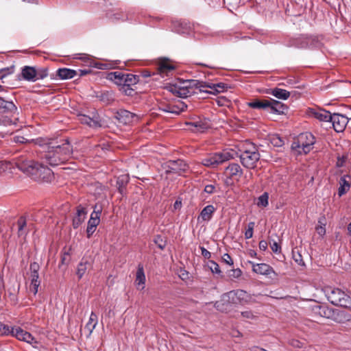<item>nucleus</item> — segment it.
I'll return each instance as SVG.
<instances>
[{
    "instance_id": "72a5a7b5",
    "label": "nucleus",
    "mask_w": 351,
    "mask_h": 351,
    "mask_svg": "<svg viewBox=\"0 0 351 351\" xmlns=\"http://www.w3.org/2000/svg\"><path fill=\"white\" fill-rule=\"evenodd\" d=\"M235 291L237 296L239 304H244L250 301V297L246 291L242 289H237L235 290Z\"/></svg>"
},
{
    "instance_id": "1a4fd4ad",
    "label": "nucleus",
    "mask_w": 351,
    "mask_h": 351,
    "mask_svg": "<svg viewBox=\"0 0 351 351\" xmlns=\"http://www.w3.org/2000/svg\"><path fill=\"white\" fill-rule=\"evenodd\" d=\"M293 45L302 49L313 48L318 47L319 42L315 36H302L294 40Z\"/></svg>"
},
{
    "instance_id": "37998d69",
    "label": "nucleus",
    "mask_w": 351,
    "mask_h": 351,
    "mask_svg": "<svg viewBox=\"0 0 351 351\" xmlns=\"http://www.w3.org/2000/svg\"><path fill=\"white\" fill-rule=\"evenodd\" d=\"M258 206L265 207L268 204V195L264 193L258 197Z\"/></svg>"
},
{
    "instance_id": "2f4dec72",
    "label": "nucleus",
    "mask_w": 351,
    "mask_h": 351,
    "mask_svg": "<svg viewBox=\"0 0 351 351\" xmlns=\"http://www.w3.org/2000/svg\"><path fill=\"white\" fill-rule=\"evenodd\" d=\"M97 324V315L92 312L88 323L86 324L84 329L90 335Z\"/></svg>"
},
{
    "instance_id": "a211bd4d",
    "label": "nucleus",
    "mask_w": 351,
    "mask_h": 351,
    "mask_svg": "<svg viewBox=\"0 0 351 351\" xmlns=\"http://www.w3.org/2000/svg\"><path fill=\"white\" fill-rule=\"evenodd\" d=\"M250 263L252 265L253 271L256 274L265 275V276H270L271 274H276L273 268L267 264H265V263L255 264L252 262H250Z\"/></svg>"
},
{
    "instance_id": "a18cd8bd",
    "label": "nucleus",
    "mask_w": 351,
    "mask_h": 351,
    "mask_svg": "<svg viewBox=\"0 0 351 351\" xmlns=\"http://www.w3.org/2000/svg\"><path fill=\"white\" fill-rule=\"evenodd\" d=\"M14 66L4 68L0 70V79L3 78L6 75L12 73L14 72Z\"/></svg>"
},
{
    "instance_id": "3c124183",
    "label": "nucleus",
    "mask_w": 351,
    "mask_h": 351,
    "mask_svg": "<svg viewBox=\"0 0 351 351\" xmlns=\"http://www.w3.org/2000/svg\"><path fill=\"white\" fill-rule=\"evenodd\" d=\"M101 211V208H97V206L95 205L94 207V210L91 213L90 219L93 218L94 219H97V221L99 222L100 221L99 215H100Z\"/></svg>"
},
{
    "instance_id": "c9c22d12",
    "label": "nucleus",
    "mask_w": 351,
    "mask_h": 351,
    "mask_svg": "<svg viewBox=\"0 0 351 351\" xmlns=\"http://www.w3.org/2000/svg\"><path fill=\"white\" fill-rule=\"evenodd\" d=\"M99 222L97 221V219H90L88 221V226L86 229L87 237L90 238V237L93 234L95 231L96 228Z\"/></svg>"
},
{
    "instance_id": "393cba45",
    "label": "nucleus",
    "mask_w": 351,
    "mask_h": 351,
    "mask_svg": "<svg viewBox=\"0 0 351 351\" xmlns=\"http://www.w3.org/2000/svg\"><path fill=\"white\" fill-rule=\"evenodd\" d=\"M186 85H188L189 90L194 91V88H198L200 91L206 92L204 89L207 86L206 82H201L197 80H186Z\"/></svg>"
},
{
    "instance_id": "412c9836",
    "label": "nucleus",
    "mask_w": 351,
    "mask_h": 351,
    "mask_svg": "<svg viewBox=\"0 0 351 351\" xmlns=\"http://www.w3.org/2000/svg\"><path fill=\"white\" fill-rule=\"evenodd\" d=\"M269 108H271L272 112H276L278 114H284L287 110V106L283 104L282 102L277 100L270 99L268 100Z\"/></svg>"
},
{
    "instance_id": "338daca9",
    "label": "nucleus",
    "mask_w": 351,
    "mask_h": 351,
    "mask_svg": "<svg viewBox=\"0 0 351 351\" xmlns=\"http://www.w3.org/2000/svg\"><path fill=\"white\" fill-rule=\"evenodd\" d=\"M201 251H202V255L206 258H210V256H211V254L209 251H208L206 249H205L204 247H201Z\"/></svg>"
},
{
    "instance_id": "774afa93",
    "label": "nucleus",
    "mask_w": 351,
    "mask_h": 351,
    "mask_svg": "<svg viewBox=\"0 0 351 351\" xmlns=\"http://www.w3.org/2000/svg\"><path fill=\"white\" fill-rule=\"evenodd\" d=\"M267 242L262 240L259 242V249L263 251H265L267 249Z\"/></svg>"
},
{
    "instance_id": "f03ea898",
    "label": "nucleus",
    "mask_w": 351,
    "mask_h": 351,
    "mask_svg": "<svg viewBox=\"0 0 351 351\" xmlns=\"http://www.w3.org/2000/svg\"><path fill=\"white\" fill-rule=\"evenodd\" d=\"M15 163L19 170L36 181L51 182L53 179V173L49 168L25 156L19 157Z\"/></svg>"
},
{
    "instance_id": "a19ab883",
    "label": "nucleus",
    "mask_w": 351,
    "mask_h": 351,
    "mask_svg": "<svg viewBox=\"0 0 351 351\" xmlns=\"http://www.w3.org/2000/svg\"><path fill=\"white\" fill-rule=\"evenodd\" d=\"M120 91L125 95L132 96L135 93L134 89H133L131 86H119Z\"/></svg>"
},
{
    "instance_id": "79ce46f5",
    "label": "nucleus",
    "mask_w": 351,
    "mask_h": 351,
    "mask_svg": "<svg viewBox=\"0 0 351 351\" xmlns=\"http://www.w3.org/2000/svg\"><path fill=\"white\" fill-rule=\"evenodd\" d=\"M36 81L38 80L44 79L48 75L47 69L45 68L36 69Z\"/></svg>"
},
{
    "instance_id": "6ab92c4d",
    "label": "nucleus",
    "mask_w": 351,
    "mask_h": 351,
    "mask_svg": "<svg viewBox=\"0 0 351 351\" xmlns=\"http://www.w3.org/2000/svg\"><path fill=\"white\" fill-rule=\"evenodd\" d=\"M225 173L230 178L238 180L242 175V169L238 164L232 163L226 167Z\"/></svg>"
},
{
    "instance_id": "58836bf2",
    "label": "nucleus",
    "mask_w": 351,
    "mask_h": 351,
    "mask_svg": "<svg viewBox=\"0 0 351 351\" xmlns=\"http://www.w3.org/2000/svg\"><path fill=\"white\" fill-rule=\"evenodd\" d=\"M339 183H340L341 186L339 188L338 193H339V196H341L343 194H345L347 191L349 190V189L350 187V184H349V182L344 178H341L340 179V182Z\"/></svg>"
},
{
    "instance_id": "4468645a",
    "label": "nucleus",
    "mask_w": 351,
    "mask_h": 351,
    "mask_svg": "<svg viewBox=\"0 0 351 351\" xmlns=\"http://www.w3.org/2000/svg\"><path fill=\"white\" fill-rule=\"evenodd\" d=\"M157 66L158 74L162 77L169 76L175 69V66L170 62L169 60L167 58L160 60Z\"/></svg>"
},
{
    "instance_id": "ddd939ff",
    "label": "nucleus",
    "mask_w": 351,
    "mask_h": 351,
    "mask_svg": "<svg viewBox=\"0 0 351 351\" xmlns=\"http://www.w3.org/2000/svg\"><path fill=\"white\" fill-rule=\"evenodd\" d=\"M115 117L123 124H130L138 120V117L136 114L126 110H119Z\"/></svg>"
},
{
    "instance_id": "9d476101",
    "label": "nucleus",
    "mask_w": 351,
    "mask_h": 351,
    "mask_svg": "<svg viewBox=\"0 0 351 351\" xmlns=\"http://www.w3.org/2000/svg\"><path fill=\"white\" fill-rule=\"evenodd\" d=\"M29 269L31 278L29 289L34 293V295H36L38 292V288L40 284V281L38 280V271L40 269V265L37 263L34 262L30 264Z\"/></svg>"
},
{
    "instance_id": "f704fd0d",
    "label": "nucleus",
    "mask_w": 351,
    "mask_h": 351,
    "mask_svg": "<svg viewBox=\"0 0 351 351\" xmlns=\"http://www.w3.org/2000/svg\"><path fill=\"white\" fill-rule=\"evenodd\" d=\"M332 115V114L325 110H319L314 112L315 117L323 121H330Z\"/></svg>"
},
{
    "instance_id": "9b49d317",
    "label": "nucleus",
    "mask_w": 351,
    "mask_h": 351,
    "mask_svg": "<svg viewBox=\"0 0 351 351\" xmlns=\"http://www.w3.org/2000/svg\"><path fill=\"white\" fill-rule=\"evenodd\" d=\"M186 80L180 82L179 84H176L170 86L169 90L174 95L180 97H187L195 93V91L189 90L188 85H186Z\"/></svg>"
},
{
    "instance_id": "5701e85b",
    "label": "nucleus",
    "mask_w": 351,
    "mask_h": 351,
    "mask_svg": "<svg viewBox=\"0 0 351 351\" xmlns=\"http://www.w3.org/2000/svg\"><path fill=\"white\" fill-rule=\"evenodd\" d=\"M135 283L138 289H143L145 283V275L144 273L143 267L141 265H138V269L136 274Z\"/></svg>"
},
{
    "instance_id": "680f3d73",
    "label": "nucleus",
    "mask_w": 351,
    "mask_h": 351,
    "mask_svg": "<svg viewBox=\"0 0 351 351\" xmlns=\"http://www.w3.org/2000/svg\"><path fill=\"white\" fill-rule=\"evenodd\" d=\"M223 261L228 265H233V261L232 259V258L230 257V256L228 254H225L223 257Z\"/></svg>"
},
{
    "instance_id": "4c0bfd02",
    "label": "nucleus",
    "mask_w": 351,
    "mask_h": 351,
    "mask_svg": "<svg viewBox=\"0 0 351 351\" xmlns=\"http://www.w3.org/2000/svg\"><path fill=\"white\" fill-rule=\"evenodd\" d=\"M97 97L99 100L103 101L105 104H109L114 100L112 93L108 91L101 93Z\"/></svg>"
},
{
    "instance_id": "cd10ccee",
    "label": "nucleus",
    "mask_w": 351,
    "mask_h": 351,
    "mask_svg": "<svg viewBox=\"0 0 351 351\" xmlns=\"http://www.w3.org/2000/svg\"><path fill=\"white\" fill-rule=\"evenodd\" d=\"M76 74V71L66 68L59 69L57 71V75L62 80L71 79L74 77Z\"/></svg>"
},
{
    "instance_id": "4d7b16f0",
    "label": "nucleus",
    "mask_w": 351,
    "mask_h": 351,
    "mask_svg": "<svg viewBox=\"0 0 351 351\" xmlns=\"http://www.w3.org/2000/svg\"><path fill=\"white\" fill-rule=\"evenodd\" d=\"M348 159L347 155H343L342 156H338L337 157V166L338 167H341L344 165L346 161Z\"/></svg>"
},
{
    "instance_id": "bf43d9fd",
    "label": "nucleus",
    "mask_w": 351,
    "mask_h": 351,
    "mask_svg": "<svg viewBox=\"0 0 351 351\" xmlns=\"http://www.w3.org/2000/svg\"><path fill=\"white\" fill-rule=\"evenodd\" d=\"M10 168V163L6 161H0V174Z\"/></svg>"
},
{
    "instance_id": "e2e57ef3",
    "label": "nucleus",
    "mask_w": 351,
    "mask_h": 351,
    "mask_svg": "<svg viewBox=\"0 0 351 351\" xmlns=\"http://www.w3.org/2000/svg\"><path fill=\"white\" fill-rule=\"evenodd\" d=\"M241 315L247 319H253L255 316L250 311H246L241 313Z\"/></svg>"
},
{
    "instance_id": "c03bdc74",
    "label": "nucleus",
    "mask_w": 351,
    "mask_h": 351,
    "mask_svg": "<svg viewBox=\"0 0 351 351\" xmlns=\"http://www.w3.org/2000/svg\"><path fill=\"white\" fill-rule=\"evenodd\" d=\"M254 225V222H250L247 224V229L245 232V237L246 239H250L252 237Z\"/></svg>"
},
{
    "instance_id": "bb28decb",
    "label": "nucleus",
    "mask_w": 351,
    "mask_h": 351,
    "mask_svg": "<svg viewBox=\"0 0 351 351\" xmlns=\"http://www.w3.org/2000/svg\"><path fill=\"white\" fill-rule=\"evenodd\" d=\"M91 267V263L87 259L82 258L77 265V275L79 278H82L86 271Z\"/></svg>"
},
{
    "instance_id": "c85d7f7f",
    "label": "nucleus",
    "mask_w": 351,
    "mask_h": 351,
    "mask_svg": "<svg viewBox=\"0 0 351 351\" xmlns=\"http://www.w3.org/2000/svg\"><path fill=\"white\" fill-rule=\"evenodd\" d=\"M0 110L3 112H14L16 111V107L12 101H5L0 97Z\"/></svg>"
},
{
    "instance_id": "09e8293b",
    "label": "nucleus",
    "mask_w": 351,
    "mask_h": 351,
    "mask_svg": "<svg viewBox=\"0 0 351 351\" xmlns=\"http://www.w3.org/2000/svg\"><path fill=\"white\" fill-rule=\"evenodd\" d=\"M271 143L275 147H281L284 144L283 141L278 136H274L271 138Z\"/></svg>"
},
{
    "instance_id": "20e7f679",
    "label": "nucleus",
    "mask_w": 351,
    "mask_h": 351,
    "mask_svg": "<svg viewBox=\"0 0 351 351\" xmlns=\"http://www.w3.org/2000/svg\"><path fill=\"white\" fill-rule=\"evenodd\" d=\"M324 293L328 300L335 306L348 307L351 304L350 297L339 289L326 287Z\"/></svg>"
},
{
    "instance_id": "4be33fe9",
    "label": "nucleus",
    "mask_w": 351,
    "mask_h": 351,
    "mask_svg": "<svg viewBox=\"0 0 351 351\" xmlns=\"http://www.w3.org/2000/svg\"><path fill=\"white\" fill-rule=\"evenodd\" d=\"M86 212L83 207H78L76 215L73 219V226L75 229L77 228L85 220Z\"/></svg>"
},
{
    "instance_id": "f3484780",
    "label": "nucleus",
    "mask_w": 351,
    "mask_h": 351,
    "mask_svg": "<svg viewBox=\"0 0 351 351\" xmlns=\"http://www.w3.org/2000/svg\"><path fill=\"white\" fill-rule=\"evenodd\" d=\"M168 171L181 174L188 169V165L182 160H169L168 162Z\"/></svg>"
},
{
    "instance_id": "5fc2aeb1",
    "label": "nucleus",
    "mask_w": 351,
    "mask_h": 351,
    "mask_svg": "<svg viewBox=\"0 0 351 351\" xmlns=\"http://www.w3.org/2000/svg\"><path fill=\"white\" fill-rule=\"evenodd\" d=\"M18 226H19V233L21 234L24 227L26 226V220L24 217H21L18 220Z\"/></svg>"
},
{
    "instance_id": "473e14b6",
    "label": "nucleus",
    "mask_w": 351,
    "mask_h": 351,
    "mask_svg": "<svg viewBox=\"0 0 351 351\" xmlns=\"http://www.w3.org/2000/svg\"><path fill=\"white\" fill-rule=\"evenodd\" d=\"M271 95L280 99H287L290 96V93L286 90L275 88L271 90Z\"/></svg>"
},
{
    "instance_id": "6e6d98bb",
    "label": "nucleus",
    "mask_w": 351,
    "mask_h": 351,
    "mask_svg": "<svg viewBox=\"0 0 351 351\" xmlns=\"http://www.w3.org/2000/svg\"><path fill=\"white\" fill-rule=\"evenodd\" d=\"M154 242L160 249L162 250L165 247V242L160 236H157L155 238Z\"/></svg>"
},
{
    "instance_id": "f8f14e48",
    "label": "nucleus",
    "mask_w": 351,
    "mask_h": 351,
    "mask_svg": "<svg viewBox=\"0 0 351 351\" xmlns=\"http://www.w3.org/2000/svg\"><path fill=\"white\" fill-rule=\"evenodd\" d=\"M348 118L338 113H333L330 119L335 130L341 132L344 130L348 123Z\"/></svg>"
},
{
    "instance_id": "7c9ffc66",
    "label": "nucleus",
    "mask_w": 351,
    "mask_h": 351,
    "mask_svg": "<svg viewBox=\"0 0 351 351\" xmlns=\"http://www.w3.org/2000/svg\"><path fill=\"white\" fill-rule=\"evenodd\" d=\"M215 210V208L213 205H208L201 211L199 217H201L203 221H208L211 219Z\"/></svg>"
},
{
    "instance_id": "e433bc0d",
    "label": "nucleus",
    "mask_w": 351,
    "mask_h": 351,
    "mask_svg": "<svg viewBox=\"0 0 351 351\" xmlns=\"http://www.w3.org/2000/svg\"><path fill=\"white\" fill-rule=\"evenodd\" d=\"M187 108V105L181 101H178L176 104L172 105V114L176 115L179 114L181 112L184 111Z\"/></svg>"
},
{
    "instance_id": "13d9d810",
    "label": "nucleus",
    "mask_w": 351,
    "mask_h": 351,
    "mask_svg": "<svg viewBox=\"0 0 351 351\" xmlns=\"http://www.w3.org/2000/svg\"><path fill=\"white\" fill-rule=\"evenodd\" d=\"M159 110L165 112L172 113V105L171 104H162L159 107Z\"/></svg>"
},
{
    "instance_id": "864d4df0",
    "label": "nucleus",
    "mask_w": 351,
    "mask_h": 351,
    "mask_svg": "<svg viewBox=\"0 0 351 351\" xmlns=\"http://www.w3.org/2000/svg\"><path fill=\"white\" fill-rule=\"evenodd\" d=\"M11 328L0 322V335H10Z\"/></svg>"
},
{
    "instance_id": "69168bd1",
    "label": "nucleus",
    "mask_w": 351,
    "mask_h": 351,
    "mask_svg": "<svg viewBox=\"0 0 351 351\" xmlns=\"http://www.w3.org/2000/svg\"><path fill=\"white\" fill-rule=\"evenodd\" d=\"M14 141L18 143H24L27 141L23 136H16L14 137Z\"/></svg>"
},
{
    "instance_id": "6e6552de",
    "label": "nucleus",
    "mask_w": 351,
    "mask_h": 351,
    "mask_svg": "<svg viewBox=\"0 0 351 351\" xmlns=\"http://www.w3.org/2000/svg\"><path fill=\"white\" fill-rule=\"evenodd\" d=\"M233 154L228 151H223V152L215 153L202 160V164L204 166L215 167L217 165L232 158Z\"/></svg>"
},
{
    "instance_id": "0e129e2a",
    "label": "nucleus",
    "mask_w": 351,
    "mask_h": 351,
    "mask_svg": "<svg viewBox=\"0 0 351 351\" xmlns=\"http://www.w3.org/2000/svg\"><path fill=\"white\" fill-rule=\"evenodd\" d=\"M215 186L213 184L206 185L204 188V191L207 193L211 194L214 193Z\"/></svg>"
},
{
    "instance_id": "f257e3e1",
    "label": "nucleus",
    "mask_w": 351,
    "mask_h": 351,
    "mask_svg": "<svg viewBox=\"0 0 351 351\" xmlns=\"http://www.w3.org/2000/svg\"><path fill=\"white\" fill-rule=\"evenodd\" d=\"M36 143L41 147L40 158L51 166H57L69 160L73 153V147L68 139L57 144L53 140L37 139Z\"/></svg>"
},
{
    "instance_id": "603ef678",
    "label": "nucleus",
    "mask_w": 351,
    "mask_h": 351,
    "mask_svg": "<svg viewBox=\"0 0 351 351\" xmlns=\"http://www.w3.org/2000/svg\"><path fill=\"white\" fill-rule=\"evenodd\" d=\"M319 313L324 317L329 318L331 316V310L326 307H319Z\"/></svg>"
},
{
    "instance_id": "052dcab7",
    "label": "nucleus",
    "mask_w": 351,
    "mask_h": 351,
    "mask_svg": "<svg viewBox=\"0 0 351 351\" xmlns=\"http://www.w3.org/2000/svg\"><path fill=\"white\" fill-rule=\"evenodd\" d=\"M270 246L271 250L275 253L279 252L280 251V245L275 241H274L273 242L270 241Z\"/></svg>"
},
{
    "instance_id": "0eeeda50",
    "label": "nucleus",
    "mask_w": 351,
    "mask_h": 351,
    "mask_svg": "<svg viewBox=\"0 0 351 351\" xmlns=\"http://www.w3.org/2000/svg\"><path fill=\"white\" fill-rule=\"evenodd\" d=\"M239 304L235 290L223 293L219 301H217L214 304V306L217 310L221 312H228L232 304Z\"/></svg>"
},
{
    "instance_id": "ea45409f",
    "label": "nucleus",
    "mask_w": 351,
    "mask_h": 351,
    "mask_svg": "<svg viewBox=\"0 0 351 351\" xmlns=\"http://www.w3.org/2000/svg\"><path fill=\"white\" fill-rule=\"evenodd\" d=\"M128 180L129 178L127 175H122L118 178L117 184L119 186V191L121 193H123V188L128 182Z\"/></svg>"
},
{
    "instance_id": "49530a36",
    "label": "nucleus",
    "mask_w": 351,
    "mask_h": 351,
    "mask_svg": "<svg viewBox=\"0 0 351 351\" xmlns=\"http://www.w3.org/2000/svg\"><path fill=\"white\" fill-rule=\"evenodd\" d=\"M71 250V248L69 249V251L67 252H64L62 256V258H61V261H60V265H68L69 263V261H70V258H69V256H70V253H69V251Z\"/></svg>"
},
{
    "instance_id": "b1692460",
    "label": "nucleus",
    "mask_w": 351,
    "mask_h": 351,
    "mask_svg": "<svg viewBox=\"0 0 351 351\" xmlns=\"http://www.w3.org/2000/svg\"><path fill=\"white\" fill-rule=\"evenodd\" d=\"M36 69L33 66H25L22 69L21 75L27 81H36Z\"/></svg>"
},
{
    "instance_id": "39448f33",
    "label": "nucleus",
    "mask_w": 351,
    "mask_h": 351,
    "mask_svg": "<svg viewBox=\"0 0 351 351\" xmlns=\"http://www.w3.org/2000/svg\"><path fill=\"white\" fill-rule=\"evenodd\" d=\"M108 77L118 86H132L136 84L139 81L138 75L124 73L121 71H117L109 73Z\"/></svg>"
},
{
    "instance_id": "2eb2a0df",
    "label": "nucleus",
    "mask_w": 351,
    "mask_h": 351,
    "mask_svg": "<svg viewBox=\"0 0 351 351\" xmlns=\"http://www.w3.org/2000/svg\"><path fill=\"white\" fill-rule=\"evenodd\" d=\"M10 335L15 337L19 340L23 341L29 343H32L34 340V338L29 332L23 330L19 327L12 328Z\"/></svg>"
},
{
    "instance_id": "7ed1b4c3",
    "label": "nucleus",
    "mask_w": 351,
    "mask_h": 351,
    "mask_svg": "<svg viewBox=\"0 0 351 351\" xmlns=\"http://www.w3.org/2000/svg\"><path fill=\"white\" fill-rule=\"evenodd\" d=\"M315 143V138L311 133H301L292 143L291 148L300 154H306L313 149Z\"/></svg>"
},
{
    "instance_id": "aec40b11",
    "label": "nucleus",
    "mask_w": 351,
    "mask_h": 351,
    "mask_svg": "<svg viewBox=\"0 0 351 351\" xmlns=\"http://www.w3.org/2000/svg\"><path fill=\"white\" fill-rule=\"evenodd\" d=\"M189 124L195 128L193 130V132H204L210 127V121L206 119L190 122Z\"/></svg>"
},
{
    "instance_id": "423d86ee",
    "label": "nucleus",
    "mask_w": 351,
    "mask_h": 351,
    "mask_svg": "<svg viewBox=\"0 0 351 351\" xmlns=\"http://www.w3.org/2000/svg\"><path fill=\"white\" fill-rule=\"evenodd\" d=\"M251 148L245 149L240 154L239 158L242 165L248 169H254L260 160V154L257 149L252 145L248 144Z\"/></svg>"
},
{
    "instance_id": "dca6fc26",
    "label": "nucleus",
    "mask_w": 351,
    "mask_h": 351,
    "mask_svg": "<svg viewBox=\"0 0 351 351\" xmlns=\"http://www.w3.org/2000/svg\"><path fill=\"white\" fill-rule=\"evenodd\" d=\"M78 121L93 128H97L101 126L99 116L96 113H93L92 117L85 114H79Z\"/></svg>"
},
{
    "instance_id": "a878e982",
    "label": "nucleus",
    "mask_w": 351,
    "mask_h": 351,
    "mask_svg": "<svg viewBox=\"0 0 351 351\" xmlns=\"http://www.w3.org/2000/svg\"><path fill=\"white\" fill-rule=\"evenodd\" d=\"M247 105L254 109H266L269 108L268 100L254 99L247 103Z\"/></svg>"
},
{
    "instance_id": "8fccbe9b",
    "label": "nucleus",
    "mask_w": 351,
    "mask_h": 351,
    "mask_svg": "<svg viewBox=\"0 0 351 351\" xmlns=\"http://www.w3.org/2000/svg\"><path fill=\"white\" fill-rule=\"evenodd\" d=\"M292 254H293V258L298 265H304V263L302 260V256L298 252H295V251H293Z\"/></svg>"
},
{
    "instance_id": "c756f323",
    "label": "nucleus",
    "mask_w": 351,
    "mask_h": 351,
    "mask_svg": "<svg viewBox=\"0 0 351 351\" xmlns=\"http://www.w3.org/2000/svg\"><path fill=\"white\" fill-rule=\"evenodd\" d=\"M226 84L223 83H207V86L206 88H209L210 90L208 91L206 90V93H211V94H215L218 93L223 92L225 88H226Z\"/></svg>"
},
{
    "instance_id": "de8ad7c7",
    "label": "nucleus",
    "mask_w": 351,
    "mask_h": 351,
    "mask_svg": "<svg viewBox=\"0 0 351 351\" xmlns=\"http://www.w3.org/2000/svg\"><path fill=\"white\" fill-rule=\"evenodd\" d=\"M208 267L213 273L217 274H221V270L219 269V266L215 262L210 261L209 263Z\"/></svg>"
}]
</instances>
